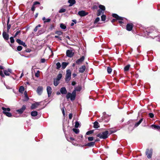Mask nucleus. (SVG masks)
Returning a JSON list of instances; mask_svg holds the SVG:
<instances>
[{
    "label": "nucleus",
    "mask_w": 160,
    "mask_h": 160,
    "mask_svg": "<svg viewBox=\"0 0 160 160\" xmlns=\"http://www.w3.org/2000/svg\"><path fill=\"white\" fill-rule=\"evenodd\" d=\"M110 119V116L106 114L105 112L103 113V116L102 117V119L99 120L98 121L99 122H102L104 121L105 122H108Z\"/></svg>",
    "instance_id": "nucleus-2"
},
{
    "label": "nucleus",
    "mask_w": 160,
    "mask_h": 160,
    "mask_svg": "<svg viewBox=\"0 0 160 160\" xmlns=\"http://www.w3.org/2000/svg\"><path fill=\"white\" fill-rule=\"evenodd\" d=\"M2 35L4 39L6 40H8L9 38V36L8 34H7L5 32H3L2 33Z\"/></svg>",
    "instance_id": "nucleus-20"
},
{
    "label": "nucleus",
    "mask_w": 160,
    "mask_h": 160,
    "mask_svg": "<svg viewBox=\"0 0 160 160\" xmlns=\"http://www.w3.org/2000/svg\"><path fill=\"white\" fill-rule=\"evenodd\" d=\"M68 64V63L66 62H62V69H65Z\"/></svg>",
    "instance_id": "nucleus-25"
},
{
    "label": "nucleus",
    "mask_w": 160,
    "mask_h": 160,
    "mask_svg": "<svg viewBox=\"0 0 160 160\" xmlns=\"http://www.w3.org/2000/svg\"><path fill=\"white\" fill-rule=\"evenodd\" d=\"M92 9H98V6L96 5H95L92 7Z\"/></svg>",
    "instance_id": "nucleus-62"
},
{
    "label": "nucleus",
    "mask_w": 160,
    "mask_h": 160,
    "mask_svg": "<svg viewBox=\"0 0 160 160\" xmlns=\"http://www.w3.org/2000/svg\"><path fill=\"white\" fill-rule=\"evenodd\" d=\"M47 90L48 97H50L52 93V89L50 86H48L47 88Z\"/></svg>",
    "instance_id": "nucleus-12"
},
{
    "label": "nucleus",
    "mask_w": 160,
    "mask_h": 160,
    "mask_svg": "<svg viewBox=\"0 0 160 160\" xmlns=\"http://www.w3.org/2000/svg\"><path fill=\"white\" fill-rule=\"evenodd\" d=\"M60 27L62 29H65L66 28V27L63 23L60 24Z\"/></svg>",
    "instance_id": "nucleus-40"
},
{
    "label": "nucleus",
    "mask_w": 160,
    "mask_h": 160,
    "mask_svg": "<svg viewBox=\"0 0 160 160\" xmlns=\"http://www.w3.org/2000/svg\"><path fill=\"white\" fill-rule=\"evenodd\" d=\"M38 29V28H37V27H36L34 29V31L35 32H36L37 30Z\"/></svg>",
    "instance_id": "nucleus-63"
},
{
    "label": "nucleus",
    "mask_w": 160,
    "mask_h": 160,
    "mask_svg": "<svg viewBox=\"0 0 160 160\" xmlns=\"http://www.w3.org/2000/svg\"><path fill=\"white\" fill-rule=\"evenodd\" d=\"M67 140L69 141H70L71 140H74V138L70 137V138H66Z\"/></svg>",
    "instance_id": "nucleus-51"
},
{
    "label": "nucleus",
    "mask_w": 160,
    "mask_h": 160,
    "mask_svg": "<svg viewBox=\"0 0 160 160\" xmlns=\"http://www.w3.org/2000/svg\"><path fill=\"white\" fill-rule=\"evenodd\" d=\"M79 125V123L78 122H75V127L76 128H78V127Z\"/></svg>",
    "instance_id": "nucleus-47"
},
{
    "label": "nucleus",
    "mask_w": 160,
    "mask_h": 160,
    "mask_svg": "<svg viewBox=\"0 0 160 160\" xmlns=\"http://www.w3.org/2000/svg\"><path fill=\"white\" fill-rule=\"evenodd\" d=\"M152 149H150L149 150L148 149H146V153L147 155V157L148 158H151L152 155Z\"/></svg>",
    "instance_id": "nucleus-8"
},
{
    "label": "nucleus",
    "mask_w": 160,
    "mask_h": 160,
    "mask_svg": "<svg viewBox=\"0 0 160 160\" xmlns=\"http://www.w3.org/2000/svg\"><path fill=\"white\" fill-rule=\"evenodd\" d=\"M88 139L89 141H91L93 140V137H89L88 138Z\"/></svg>",
    "instance_id": "nucleus-52"
},
{
    "label": "nucleus",
    "mask_w": 160,
    "mask_h": 160,
    "mask_svg": "<svg viewBox=\"0 0 160 160\" xmlns=\"http://www.w3.org/2000/svg\"><path fill=\"white\" fill-rule=\"evenodd\" d=\"M112 16L117 19L119 20V22L120 23H123V22L122 21L123 20V18L119 17L116 14H113Z\"/></svg>",
    "instance_id": "nucleus-7"
},
{
    "label": "nucleus",
    "mask_w": 160,
    "mask_h": 160,
    "mask_svg": "<svg viewBox=\"0 0 160 160\" xmlns=\"http://www.w3.org/2000/svg\"><path fill=\"white\" fill-rule=\"evenodd\" d=\"M99 7L100 8V9L98 10V13L97 14V15L98 16H99L101 14H103L105 9V7L102 5H99Z\"/></svg>",
    "instance_id": "nucleus-5"
},
{
    "label": "nucleus",
    "mask_w": 160,
    "mask_h": 160,
    "mask_svg": "<svg viewBox=\"0 0 160 160\" xmlns=\"http://www.w3.org/2000/svg\"><path fill=\"white\" fill-rule=\"evenodd\" d=\"M14 37H11L10 38V42L11 43H13L14 42Z\"/></svg>",
    "instance_id": "nucleus-48"
},
{
    "label": "nucleus",
    "mask_w": 160,
    "mask_h": 160,
    "mask_svg": "<svg viewBox=\"0 0 160 160\" xmlns=\"http://www.w3.org/2000/svg\"><path fill=\"white\" fill-rule=\"evenodd\" d=\"M68 2L70 4L69 6H71L75 3L76 1L75 0H69Z\"/></svg>",
    "instance_id": "nucleus-24"
},
{
    "label": "nucleus",
    "mask_w": 160,
    "mask_h": 160,
    "mask_svg": "<svg viewBox=\"0 0 160 160\" xmlns=\"http://www.w3.org/2000/svg\"><path fill=\"white\" fill-rule=\"evenodd\" d=\"M60 92L62 94H66L67 93V91L64 87H62L60 89Z\"/></svg>",
    "instance_id": "nucleus-16"
},
{
    "label": "nucleus",
    "mask_w": 160,
    "mask_h": 160,
    "mask_svg": "<svg viewBox=\"0 0 160 160\" xmlns=\"http://www.w3.org/2000/svg\"><path fill=\"white\" fill-rule=\"evenodd\" d=\"M40 4V3L39 2H38V1H36L34 2L33 5L35 6L37 4Z\"/></svg>",
    "instance_id": "nucleus-55"
},
{
    "label": "nucleus",
    "mask_w": 160,
    "mask_h": 160,
    "mask_svg": "<svg viewBox=\"0 0 160 160\" xmlns=\"http://www.w3.org/2000/svg\"><path fill=\"white\" fill-rule=\"evenodd\" d=\"M73 131L76 134L78 133L79 132V130L78 129L76 128H73L72 129Z\"/></svg>",
    "instance_id": "nucleus-38"
},
{
    "label": "nucleus",
    "mask_w": 160,
    "mask_h": 160,
    "mask_svg": "<svg viewBox=\"0 0 160 160\" xmlns=\"http://www.w3.org/2000/svg\"><path fill=\"white\" fill-rule=\"evenodd\" d=\"M76 94L75 91H73L72 93L68 92L66 95V97L67 99H70L71 101H74L76 98Z\"/></svg>",
    "instance_id": "nucleus-1"
},
{
    "label": "nucleus",
    "mask_w": 160,
    "mask_h": 160,
    "mask_svg": "<svg viewBox=\"0 0 160 160\" xmlns=\"http://www.w3.org/2000/svg\"><path fill=\"white\" fill-rule=\"evenodd\" d=\"M95 143V142H90L89 143H88L86 145V146H87L89 147H92L93 146Z\"/></svg>",
    "instance_id": "nucleus-31"
},
{
    "label": "nucleus",
    "mask_w": 160,
    "mask_h": 160,
    "mask_svg": "<svg viewBox=\"0 0 160 160\" xmlns=\"http://www.w3.org/2000/svg\"><path fill=\"white\" fill-rule=\"evenodd\" d=\"M25 97L23 101H27L29 99V98L27 95V92L26 91L24 92Z\"/></svg>",
    "instance_id": "nucleus-26"
},
{
    "label": "nucleus",
    "mask_w": 160,
    "mask_h": 160,
    "mask_svg": "<svg viewBox=\"0 0 160 160\" xmlns=\"http://www.w3.org/2000/svg\"><path fill=\"white\" fill-rule=\"evenodd\" d=\"M108 131H106L102 133V134L99 133L97 135V136L100 138L105 139L108 137Z\"/></svg>",
    "instance_id": "nucleus-4"
},
{
    "label": "nucleus",
    "mask_w": 160,
    "mask_h": 160,
    "mask_svg": "<svg viewBox=\"0 0 160 160\" xmlns=\"http://www.w3.org/2000/svg\"><path fill=\"white\" fill-rule=\"evenodd\" d=\"M26 109V106L25 105H23L21 108L20 109L17 110V112H18L20 114H22L23 112Z\"/></svg>",
    "instance_id": "nucleus-13"
},
{
    "label": "nucleus",
    "mask_w": 160,
    "mask_h": 160,
    "mask_svg": "<svg viewBox=\"0 0 160 160\" xmlns=\"http://www.w3.org/2000/svg\"><path fill=\"white\" fill-rule=\"evenodd\" d=\"M101 18L102 21H104L106 19V16L103 15L101 16Z\"/></svg>",
    "instance_id": "nucleus-45"
},
{
    "label": "nucleus",
    "mask_w": 160,
    "mask_h": 160,
    "mask_svg": "<svg viewBox=\"0 0 160 160\" xmlns=\"http://www.w3.org/2000/svg\"><path fill=\"white\" fill-rule=\"evenodd\" d=\"M86 69V67L84 65L82 66L79 68V72H80L82 73L84 72Z\"/></svg>",
    "instance_id": "nucleus-22"
},
{
    "label": "nucleus",
    "mask_w": 160,
    "mask_h": 160,
    "mask_svg": "<svg viewBox=\"0 0 160 160\" xmlns=\"http://www.w3.org/2000/svg\"><path fill=\"white\" fill-rule=\"evenodd\" d=\"M21 31L20 30H19L17 31L16 32V33L15 35L14 36V37L15 38L16 37L17 35H18L19 33H20Z\"/></svg>",
    "instance_id": "nucleus-46"
},
{
    "label": "nucleus",
    "mask_w": 160,
    "mask_h": 160,
    "mask_svg": "<svg viewBox=\"0 0 160 160\" xmlns=\"http://www.w3.org/2000/svg\"><path fill=\"white\" fill-rule=\"evenodd\" d=\"M0 75H1L2 77H5V76L3 74L2 71L1 70L0 71Z\"/></svg>",
    "instance_id": "nucleus-53"
},
{
    "label": "nucleus",
    "mask_w": 160,
    "mask_h": 160,
    "mask_svg": "<svg viewBox=\"0 0 160 160\" xmlns=\"http://www.w3.org/2000/svg\"><path fill=\"white\" fill-rule=\"evenodd\" d=\"M24 87L21 86L20 87L19 89V91L21 93H23L24 91Z\"/></svg>",
    "instance_id": "nucleus-32"
},
{
    "label": "nucleus",
    "mask_w": 160,
    "mask_h": 160,
    "mask_svg": "<svg viewBox=\"0 0 160 160\" xmlns=\"http://www.w3.org/2000/svg\"><path fill=\"white\" fill-rule=\"evenodd\" d=\"M150 127L153 129H157L158 130H160V126H159L152 124L150 126Z\"/></svg>",
    "instance_id": "nucleus-21"
},
{
    "label": "nucleus",
    "mask_w": 160,
    "mask_h": 160,
    "mask_svg": "<svg viewBox=\"0 0 160 160\" xmlns=\"http://www.w3.org/2000/svg\"><path fill=\"white\" fill-rule=\"evenodd\" d=\"M42 20L44 21L43 22L44 23H45L46 22H49L51 20V19L49 18L46 19L45 17L42 18Z\"/></svg>",
    "instance_id": "nucleus-23"
},
{
    "label": "nucleus",
    "mask_w": 160,
    "mask_h": 160,
    "mask_svg": "<svg viewBox=\"0 0 160 160\" xmlns=\"http://www.w3.org/2000/svg\"><path fill=\"white\" fill-rule=\"evenodd\" d=\"M22 49V47L21 46H18L17 48V50L18 51H20Z\"/></svg>",
    "instance_id": "nucleus-49"
},
{
    "label": "nucleus",
    "mask_w": 160,
    "mask_h": 160,
    "mask_svg": "<svg viewBox=\"0 0 160 160\" xmlns=\"http://www.w3.org/2000/svg\"><path fill=\"white\" fill-rule=\"evenodd\" d=\"M93 132H94V130H92L86 132V135H89L90 134H91Z\"/></svg>",
    "instance_id": "nucleus-43"
},
{
    "label": "nucleus",
    "mask_w": 160,
    "mask_h": 160,
    "mask_svg": "<svg viewBox=\"0 0 160 160\" xmlns=\"http://www.w3.org/2000/svg\"><path fill=\"white\" fill-rule=\"evenodd\" d=\"M38 115V112L36 111H33L31 112V115L32 116H36Z\"/></svg>",
    "instance_id": "nucleus-34"
},
{
    "label": "nucleus",
    "mask_w": 160,
    "mask_h": 160,
    "mask_svg": "<svg viewBox=\"0 0 160 160\" xmlns=\"http://www.w3.org/2000/svg\"><path fill=\"white\" fill-rule=\"evenodd\" d=\"M9 18H8V20L7 22V31L8 32L9 29L11 27V25L10 24H9Z\"/></svg>",
    "instance_id": "nucleus-30"
},
{
    "label": "nucleus",
    "mask_w": 160,
    "mask_h": 160,
    "mask_svg": "<svg viewBox=\"0 0 160 160\" xmlns=\"http://www.w3.org/2000/svg\"><path fill=\"white\" fill-rule=\"evenodd\" d=\"M130 65L129 64H128L124 68V70L125 71H128L130 67Z\"/></svg>",
    "instance_id": "nucleus-35"
},
{
    "label": "nucleus",
    "mask_w": 160,
    "mask_h": 160,
    "mask_svg": "<svg viewBox=\"0 0 160 160\" xmlns=\"http://www.w3.org/2000/svg\"><path fill=\"white\" fill-rule=\"evenodd\" d=\"M40 104V102H36L32 104L31 106V108L32 109H34Z\"/></svg>",
    "instance_id": "nucleus-19"
},
{
    "label": "nucleus",
    "mask_w": 160,
    "mask_h": 160,
    "mask_svg": "<svg viewBox=\"0 0 160 160\" xmlns=\"http://www.w3.org/2000/svg\"><path fill=\"white\" fill-rule=\"evenodd\" d=\"M43 91V88L42 86H39L38 87L37 90V92L39 95H41Z\"/></svg>",
    "instance_id": "nucleus-11"
},
{
    "label": "nucleus",
    "mask_w": 160,
    "mask_h": 160,
    "mask_svg": "<svg viewBox=\"0 0 160 160\" xmlns=\"http://www.w3.org/2000/svg\"><path fill=\"white\" fill-rule=\"evenodd\" d=\"M40 72L39 70H38L35 73V76L37 78H38L39 76V74Z\"/></svg>",
    "instance_id": "nucleus-39"
},
{
    "label": "nucleus",
    "mask_w": 160,
    "mask_h": 160,
    "mask_svg": "<svg viewBox=\"0 0 160 160\" xmlns=\"http://www.w3.org/2000/svg\"><path fill=\"white\" fill-rule=\"evenodd\" d=\"M66 11V10L65 9L62 8L59 10V11H58V12L59 13H62L65 12Z\"/></svg>",
    "instance_id": "nucleus-41"
},
{
    "label": "nucleus",
    "mask_w": 160,
    "mask_h": 160,
    "mask_svg": "<svg viewBox=\"0 0 160 160\" xmlns=\"http://www.w3.org/2000/svg\"><path fill=\"white\" fill-rule=\"evenodd\" d=\"M107 71L108 73L110 74L112 71V69L110 67H108Z\"/></svg>",
    "instance_id": "nucleus-37"
},
{
    "label": "nucleus",
    "mask_w": 160,
    "mask_h": 160,
    "mask_svg": "<svg viewBox=\"0 0 160 160\" xmlns=\"http://www.w3.org/2000/svg\"><path fill=\"white\" fill-rule=\"evenodd\" d=\"M71 71L70 70L67 71L65 77V81L68 82L71 79Z\"/></svg>",
    "instance_id": "nucleus-6"
},
{
    "label": "nucleus",
    "mask_w": 160,
    "mask_h": 160,
    "mask_svg": "<svg viewBox=\"0 0 160 160\" xmlns=\"http://www.w3.org/2000/svg\"><path fill=\"white\" fill-rule=\"evenodd\" d=\"M12 70L10 69H8L7 70H4V73L5 75L9 76L10 73H12Z\"/></svg>",
    "instance_id": "nucleus-15"
},
{
    "label": "nucleus",
    "mask_w": 160,
    "mask_h": 160,
    "mask_svg": "<svg viewBox=\"0 0 160 160\" xmlns=\"http://www.w3.org/2000/svg\"><path fill=\"white\" fill-rule=\"evenodd\" d=\"M2 109L3 110V113L5 114L6 116L9 117H11L12 116V114L9 112L10 111V109L9 108H6L4 107H2Z\"/></svg>",
    "instance_id": "nucleus-3"
},
{
    "label": "nucleus",
    "mask_w": 160,
    "mask_h": 160,
    "mask_svg": "<svg viewBox=\"0 0 160 160\" xmlns=\"http://www.w3.org/2000/svg\"><path fill=\"white\" fill-rule=\"evenodd\" d=\"M74 54V52L72 50H68L66 51V55L69 58H72Z\"/></svg>",
    "instance_id": "nucleus-9"
},
{
    "label": "nucleus",
    "mask_w": 160,
    "mask_h": 160,
    "mask_svg": "<svg viewBox=\"0 0 160 160\" xmlns=\"http://www.w3.org/2000/svg\"><path fill=\"white\" fill-rule=\"evenodd\" d=\"M72 113H70L69 115V119H71L72 118Z\"/></svg>",
    "instance_id": "nucleus-61"
},
{
    "label": "nucleus",
    "mask_w": 160,
    "mask_h": 160,
    "mask_svg": "<svg viewBox=\"0 0 160 160\" xmlns=\"http://www.w3.org/2000/svg\"><path fill=\"white\" fill-rule=\"evenodd\" d=\"M100 20V18L98 17H97L95 20L94 21V23H97Z\"/></svg>",
    "instance_id": "nucleus-50"
},
{
    "label": "nucleus",
    "mask_w": 160,
    "mask_h": 160,
    "mask_svg": "<svg viewBox=\"0 0 160 160\" xmlns=\"http://www.w3.org/2000/svg\"><path fill=\"white\" fill-rule=\"evenodd\" d=\"M62 112L63 115V116H64L65 115V113L64 109V108H63L62 109Z\"/></svg>",
    "instance_id": "nucleus-60"
},
{
    "label": "nucleus",
    "mask_w": 160,
    "mask_h": 160,
    "mask_svg": "<svg viewBox=\"0 0 160 160\" xmlns=\"http://www.w3.org/2000/svg\"><path fill=\"white\" fill-rule=\"evenodd\" d=\"M56 68L58 69H60V68H61V63L59 62H58L56 63Z\"/></svg>",
    "instance_id": "nucleus-36"
},
{
    "label": "nucleus",
    "mask_w": 160,
    "mask_h": 160,
    "mask_svg": "<svg viewBox=\"0 0 160 160\" xmlns=\"http://www.w3.org/2000/svg\"><path fill=\"white\" fill-rule=\"evenodd\" d=\"M76 84V82H73L72 83V85L73 86H74Z\"/></svg>",
    "instance_id": "nucleus-64"
},
{
    "label": "nucleus",
    "mask_w": 160,
    "mask_h": 160,
    "mask_svg": "<svg viewBox=\"0 0 160 160\" xmlns=\"http://www.w3.org/2000/svg\"><path fill=\"white\" fill-rule=\"evenodd\" d=\"M81 86H78L75 88L74 90L73 91H75V92L76 93V91H80L81 89Z\"/></svg>",
    "instance_id": "nucleus-28"
},
{
    "label": "nucleus",
    "mask_w": 160,
    "mask_h": 160,
    "mask_svg": "<svg viewBox=\"0 0 160 160\" xmlns=\"http://www.w3.org/2000/svg\"><path fill=\"white\" fill-rule=\"evenodd\" d=\"M55 37L56 38H58L60 40H62V38L58 36H55Z\"/></svg>",
    "instance_id": "nucleus-59"
},
{
    "label": "nucleus",
    "mask_w": 160,
    "mask_h": 160,
    "mask_svg": "<svg viewBox=\"0 0 160 160\" xmlns=\"http://www.w3.org/2000/svg\"><path fill=\"white\" fill-rule=\"evenodd\" d=\"M143 119L142 118L138 122H137L135 124V127H138L142 121Z\"/></svg>",
    "instance_id": "nucleus-33"
},
{
    "label": "nucleus",
    "mask_w": 160,
    "mask_h": 160,
    "mask_svg": "<svg viewBox=\"0 0 160 160\" xmlns=\"http://www.w3.org/2000/svg\"><path fill=\"white\" fill-rule=\"evenodd\" d=\"M149 115L150 117L151 118H152L154 117V114L152 113H149Z\"/></svg>",
    "instance_id": "nucleus-54"
},
{
    "label": "nucleus",
    "mask_w": 160,
    "mask_h": 160,
    "mask_svg": "<svg viewBox=\"0 0 160 160\" xmlns=\"http://www.w3.org/2000/svg\"><path fill=\"white\" fill-rule=\"evenodd\" d=\"M93 124V127L95 128H98L99 127V126L98 125V123L97 121L94 122Z\"/></svg>",
    "instance_id": "nucleus-27"
},
{
    "label": "nucleus",
    "mask_w": 160,
    "mask_h": 160,
    "mask_svg": "<svg viewBox=\"0 0 160 160\" xmlns=\"http://www.w3.org/2000/svg\"><path fill=\"white\" fill-rule=\"evenodd\" d=\"M31 9V10L32 11H34V10H35V7L34 5H33L32 6Z\"/></svg>",
    "instance_id": "nucleus-58"
},
{
    "label": "nucleus",
    "mask_w": 160,
    "mask_h": 160,
    "mask_svg": "<svg viewBox=\"0 0 160 160\" xmlns=\"http://www.w3.org/2000/svg\"><path fill=\"white\" fill-rule=\"evenodd\" d=\"M54 26L53 25H51L50 27V29L51 30H52L54 28Z\"/></svg>",
    "instance_id": "nucleus-56"
},
{
    "label": "nucleus",
    "mask_w": 160,
    "mask_h": 160,
    "mask_svg": "<svg viewBox=\"0 0 160 160\" xmlns=\"http://www.w3.org/2000/svg\"><path fill=\"white\" fill-rule=\"evenodd\" d=\"M62 76V74L59 73L58 75L56 78L60 80V79L61 78Z\"/></svg>",
    "instance_id": "nucleus-42"
},
{
    "label": "nucleus",
    "mask_w": 160,
    "mask_h": 160,
    "mask_svg": "<svg viewBox=\"0 0 160 160\" xmlns=\"http://www.w3.org/2000/svg\"><path fill=\"white\" fill-rule=\"evenodd\" d=\"M55 33L58 35H61L62 34V32L60 31H57L55 32Z\"/></svg>",
    "instance_id": "nucleus-44"
},
{
    "label": "nucleus",
    "mask_w": 160,
    "mask_h": 160,
    "mask_svg": "<svg viewBox=\"0 0 160 160\" xmlns=\"http://www.w3.org/2000/svg\"><path fill=\"white\" fill-rule=\"evenodd\" d=\"M59 80L58 79L56 78H55L54 79V86H56L58 85L59 84Z\"/></svg>",
    "instance_id": "nucleus-29"
},
{
    "label": "nucleus",
    "mask_w": 160,
    "mask_h": 160,
    "mask_svg": "<svg viewBox=\"0 0 160 160\" xmlns=\"http://www.w3.org/2000/svg\"><path fill=\"white\" fill-rule=\"evenodd\" d=\"M78 14L80 16L82 17L87 15L88 14V12H86L82 10L78 12Z\"/></svg>",
    "instance_id": "nucleus-10"
},
{
    "label": "nucleus",
    "mask_w": 160,
    "mask_h": 160,
    "mask_svg": "<svg viewBox=\"0 0 160 160\" xmlns=\"http://www.w3.org/2000/svg\"><path fill=\"white\" fill-rule=\"evenodd\" d=\"M45 59L44 58H42L40 61V62L43 63L45 62Z\"/></svg>",
    "instance_id": "nucleus-57"
},
{
    "label": "nucleus",
    "mask_w": 160,
    "mask_h": 160,
    "mask_svg": "<svg viewBox=\"0 0 160 160\" xmlns=\"http://www.w3.org/2000/svg\"><path fill=\"white\" fill-rule=\"evenodd\" d=\"M16 42L20 45H22L25 47H26L27 46L25 43L20 39H17Z\"/></svg>",
    "instance_id": "nucleus-17"
},
{
    "label": "nucleus",
    "mask_w": 160,
    "mask_h": 160,
    "mask_svg": "<svg viewBox=\"0 0 160 160\" xmlns=\"http://www.w3.org/2000/svg\"><path fill=\"white\" fill-rule=\"evenodd\" d=\"M84 56H83L81 58L77 60L76 62L77 64H79L84 61Z\"/></svg>",
    "instance_id": "nucleus-18"
},
{
    "label": "nucleus",
    "mask_w": 160,
    "mask_h": 160,
    "mask_svg": "<svg viewBox=\"0 0 160 160\" xmlns=\"http://www.w3.org/2000/svg\"><path fill=\"white\" fill-rule=\"evenodd\" d=\"M133 28V24L132 23H128L126 26L127 30L129 31H131L132 30Z\"/></svg>",
    "instance_id": "nucleus-14"
}]
</instances>
